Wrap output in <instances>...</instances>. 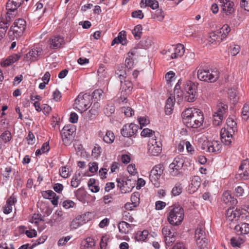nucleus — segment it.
I'll list each match as a JSON object with an SVG mask.
<instances>
[{
	"instance_id": "44",
	"label": "nucleus",
	"mask_w": 249,
	"mask_h": 249,
	"mask_svg": "<svg viewBox=\"0 0 249 249\" xmlns=\"http://www.w3.org/2000/svg\"><path fill=\"white\" fill-rule=\"evenodd\" d=\"M131 201L133 207H137L140 203V194L138 192L133 193L131 196Z\"/></svg>"
},
{
	"instance_id": "9",
	"label": "nucleus",
	"mask_w": 249,
	"mask_h": 249,
	"mask_svg": "<svg viewBox=\"0 0 249 249\" xmlns=\"http://www.w3.org/2000/svg\"><path fill=\"white\" fill-rule=\"evenodd\" d=\"M162 144L153 138L150 139L148 144V153L150 156H157L161 152Z\"/></svg>"
},
{
	"instance_id": "43",
	"label": "nucleus",
	"mask_w": 249,
	"mask_h": 249,
	"mask_svg": "<svg viewBox=\"0 0 249 249\" xmlns=\"http://www.w3.org/2000/svg\"><path fill=\"white\" fill-rule=\"evenodd\" d=\"M114 135L112 132L110 131H107L106 135L103 136V140L107 143H111L114 140Z\"/></svg>"
},
{
	"instance_id": "59",
	"label": "nucleus",
	"mask_w": 249,
	"mask_h": 249,
	"mask_svg": "<svg viewBox=\"0 0 249 249\" xmlns=\"http://www.w3.org/2000/svg\"><path fill=\"white\" fill-rule=\"evenodd\" d=\"M123 219L130 222H133L134 220L132 215L127 211H124L123 213Z\"/></svg>"
},
{
	"instance_id": "16",
	"label": "nucleus",
	"mask_w": 249,
	"mask_h": 249,
	"mask_svg": "<svg viewBox=\"0 0 249 249\" xmlns=\"http://www.w3.org/2000/svg\"><path fill=\"white\" fill-rule=\"evenodd\" d=\"M234 230L238 234L243 236H246L249 240V224L246 223H240L235 226Z\"/></svg>"
},
{
	"instance_id": "27",
	"label": "nucleus",
	"mask_w": 249,
	"mask_h": 249,
	"mask_svg": "<svg viewBox=\"0 0 249 249\" xmlns=\"http://www.w3.org/2000/svg\"><path fill=\"white\" fill-rule=\"evenodd\" d=\"M222 199L225 204L230 203L231 205H235L237 203V199L232 197L229 191H225L223 193Z\"/></svg>"
},
{
	"instance_id": "19",
	"label": "nucleus",
	"mask_w": 249,
	"mask_h": 249,
	"mask_svg": "<svg viewBox=\"0 0 249 249\" xmlns=\"http://www.w3.org/2000/svg\"><path fill=\"white\" fill-rule=\"evenodd\" d=\"M24 0H8L6 5L7 11L15 12L22 4Z\"/></svg>"
},
{
	"instance_id": "18",
	"label": "nucleus",
	"mask_w": 249,
	"mask_h": 249,
	"mask_svg": "<svg viewBox=\"0 0 249 249\" xmlns=\"http://www.w3.org/2000/svg\"><path fill=\"white\" fill-rule=\"evenodd\" d=\"M228 106L227 104L222 102H219L214 111L215 114L221 115L223 117H226L228 112Z\"/></svg>"
},
{
	"instance_id": "64",
	"label": "nucleus",
	"mask_w": 249,
	"mask_h": 249,
	"mask_svg": "<svg viewBox=\"0 0 249 249\" xmlns=\"http://www.w3.org/2000/svg\"><path fill=\"white\" fill-rule=\"evenodd\" d=\"M89 171L90 172L94 173L97 171L98 167V164L96 162H90L89 163Z\"/></svg>"
},
{
	"instance_id": "25",
	"label": "nucleus",
	"mask_w": 249,
	"mask_h": 249,
	"mask_svg": "<svg viewBox=\"0 0 249 249\" xmlns=\"http://www.w3.org/2000/svg\"><path fill=\"white\" fill-rule=\"evenodd\" d=\"M20 57L19 54H13L9 56L6 60L2 62L1 66L6 67L18 61Z\"/></svg>"
},
{
	"instance_id": "30",
	"label": "nucleus",
	"mask_w": 249,
	"mask_h": 249,
	"mask_svg": "<svg viewBox=\"0 0 249 249\" xmlns=\"http://www.w3.org/2000/svg\"><path fill=\"white\" fill-rule=\"evenodd\" d=\"M227 128H226V130L229 131L230 132L234 133L237 130L236 123L233 119L228 118L227 120Z\"/></svg>"
},
{
	"instance_id": "58",
	"label": "nucleus",
	"mask_w": 249,
	"mask_h": 249,
	"mask_svg": "<svg viewBox=\"0 0 249 249\" xmlns=\"http://www.w3.org/2000/svg\"><path fill=\"white\" fill-rule=\"evenodd\" d=\"M103 93V91L102 89H96L93 91L92 96L91 97H93V98L96 99L97 100H99L102 96Z\"/></svg>"
},
{
	"instance_id": "63",
	"label": "nucleus",
	"mask_w": 249,
	"mask_h": 249,
	"mask_svg": "<svg viewBox=\"0 0 249 249\" xmlns=\"http://www.w3.org/2000/svg\"><path fill=\"white\" fill-rule=\"evenodd\" d=\"M122 109L124 110V112L126 117H131L134 114V111L130 107H124Z\"/></svg>"
},
{
	"instance_id": "10",
	"label": "nucleus",
	"mask_w": 249,
	"mask_h": 249,
	"mask_svg": "<svg viewBox=\"0 0 249 249\" xmlns=\"http://www.w3.org/2000/svg\"><path fill=\"white\" fill-rule=\"evenodd\" d=\"M138 125L131 124L124 125L121 129V133L124 137H129L134 135L138 131Z\"/></svg>"
},
{
	"instance_id": "7",
	"label": "nucleus",
	"mask_w": 249,
	"mask_h": 249,
	"mask_svg": "<svg viewBox=\"0 0 249 249\" xmlns=\"http://www.w3.org/2000/svg\"><path fill=\"white\" fill-rule=\"evenodd\" d=\"M76 130L75 127L72 124L66 125L62 129L61 135L64 144L66 145L71 143Z\"/></svg>"
},
{
	"instance_id": "24",
	"label": "nucleus",
	"mask_w": 249,
	"mask_h": 249,
	"mask_svg": "<svg viewBox=\"0 0 249 249\" xmlns=\"http://www.w3.org/2000/svg\"><path fill=\"white\" fill-rule=\"evenodd\" d=\"M17 201V199L13 196H11L7 201L5 205L3 207V212L5 214L10 213L12 210V206Z\"/></svg>"
},
{
	"instance_id": "2",
	"label": "nucleus",
	"mask_w": 249,
	"mask_h": 249,
	"mask_svg": "<svg viewBox=\"0 0 249 249\" xmlns=\"http://www.w3.org/2000/svg\"><path fill=\"white\" fill-rule=\"evenodd\" d=\"M168 221L172 225H178L184 218V210L179 206H171L169 208Z\"/></svg>"
},
{
	"instance_id": "45",
	"label": "nucleus",
	"mask_w": 249,
	"mask_h": 249,
	"mask_svg": "<svg viewBox=\"0 0 249 249\" xmlns=\"http://www.w3.org/2000/svg\"><path fill=\"white\" fill-rule=\"evenodd\" d=\"M147 235L148 231H139L136 233L135 238L139 241H144L146 238Z\"/></svg>"
},
{
	"instance_id": "17",
	"label": "nucleus",
	"mask_w": 249,
	"mask_h": 249,
	"mask_svg": "<svg viewBox=\"0 0 249 249\" xmlns=\"http://www.w3.org/2000/svg\"><path fill=\"white\" fill-rule=\"evenodd\" d=\"M171 51H173V53L171 55V58L172 59L177 58L179 57H181L184 53V48L183 45L181 44H178L176 47H172L166 52V53L168 52L170 53Z\"/></svg>"
},
{
	"instance_id": "38",
	"label": "nucleus",
	"mask_w": 249,
	"mask_h": 249,
	"mask_svg": "<svg viewBox=\"0 0 249 249\" xmlns=\"http://www.w3.org/2000/svg\"><path fill=\"white\" fill-rule=\"evenodd\" d=\"M182 167L178 165L171 163L169 165L170 174L173 176H176L180 173V170Z\"/></svg>"
},
{
	"instance_id": "54",
	"label": "nucleus",
	"mask_w": 249,
	"mask_h": 249,
	"mask_svg": "<svg viewBox=\"0 0 249 249\" xmlns=\"http://www.w3.org/2000/svg\"><path fill=\"white\" fill-rule=\"evenodd\" d=\"M98 75L100 77H106L107 76V71H106V69L104 65L101 64L98 70Z\"/></svg>"
},
{
	"instance_id": "15",
	"label": "nucleus",
	"mask_w": 249,
	"mask_h": 249,
	"mask_svg": "<svg viewBox=\"0 0 249 249\" xmlns=\"http://www.w3.org/2000/svg\"><path fill=\"white\" fill-rule=\"evenodd\" d=\"M239 175L241 178L247 179L249 178V161L247 160H243L239 168Z\"/></svg>"
},
{
	"instance_id": "28",
	"label": "nucleus",
	"mask_w": 249,
	"mask_h": 249,
	"mask_svg": "<svg viewBox=\"0 0 249 249\" xmlns=\"http://www.w3.org/2000/svg\"><path fill=\"white\" fill-rule=\"evenodd\" d=\"M118 229L119 231L123 234L128 233L132 230L131 225L124 221L119 222Z\"/></svg>"
},
{
	"instance_id": "22",
	"label": "nucleus",
	"mask_w": 249,
	"mask_h": 249,
	"mask_svg": "<svg viewBox=\"0 0 249 249\" xmlns=\"http://www.w3.org/2000/svg\"><path fill=\"white\" fill-rule=\"evenodd\" d=\"M121 89H122L121 94L123 92H126V94L130 92L133 89L132 83L131 81L125 79L120 80Z\"/></svg>"
},
{
	"instance_id": "55",
	"label": "nucleus",
	"mask_w": 249,
	"mask_h": 249,
	"mask_svg": "<svg viewBox=\"0 0 249 249\" xmlns=\"http://www.w3.org/2000/svg\"><path fill=\"white\" fill-rule=\"evenodd\" d=\"M41 51L40 50L32 49L27 54V56L31 59L32 58H36L37 56L41 54Z\"/></svg>"
},
{
	"instance_id": "1",
	"label": "nucleus",
	"mask_w": 249,
	"mask_h": 249,
	"mask_svg": "<svg viewBox=\"0 0 249 249\" xmlns=\"http://www.w3.org/2000/svg\"><path fill=\"white\" fill-rule=\"evenodd\" d=\"M183 123L188 127L198 128L200 127L204 121L202 112L194 108H189L182 113Z\"/></svg>"
},
{
	"instance_id": "62",
	"label": "nucleus",
	"mask_w": 249,
	"mask_h": 249,
	"mask_svg": "<svg viewBox=\"0 0 249 249\" xmlns=\"http://www.w3.org/2000/svg\"><path fill=\"white\" fill-rule=\"evenodd\" d=\"M26 140L29 144H33L35 143V137L32 132L29 131L28 135L26 137Z\"/></svg>"
},
{
	"instance_id": "52",
	"label": "nucleus",
	"mask_w": 249,
	"mask_h": 249,
	"mask_svg": "<svg viewBox=\"0 0 249 249\" xmlns=\"http://www.w3.org/2000/svg\"><path fill=\"white\" fill-rule=\"evenodd\" d=\"M82 225V222L80 221L79 218H76L74 219L70 224V227L72 230H75L81 226Z\"/></svg>"
},
{
	"instance_id": "8",
	"label": "nucleus",
	"mask_w": 249,
	"mask_h": 249,
	"mask_svg": "<svg viewBox=\"0 0 249 249\" xmlns=\"http://www.w3.org/2000/svg\"><path fill=\"white\" fill-rule=\"evenodd\" d=\"M164 170L163 165L160 164L155 165L150 172L149 179L156 187H159L160 183L159 180L163 174Z\"/></svg>"
},
{
	"instance_id": "53",
	"label": "nucleus",
	"mask_w": 249,
	"mask_h": 249,
	"mask_svg": "<svg viewBox=\"0 0 249 249\" xmlns=\"http://www.w3.org/2000/svg\"><path fill=\"white\" fill-rule=\"evenodd\" d=\"M184 159L182 156L176 157L172 163L178 165V166L183 167L184 163Z\"/></svg>"
},
{
	"instance_id": "46",
	"label": "nucleus",
	"mask_w": 249,
	"mask_h": 249,
	"mask_svg": "<svg viewBox=\"0 0 249 249\" xmlns=\"http://www.w3.org/2000/svg\"><path fill=\"white\" fill-rule=\"evenodd\" d=\"M123 184L122 186L124 188H128V189H126L124 190V193H126L127 192H129L131 191L132 189L134 187V184H131V179H127V180H122Z\"/></svg>"
},
{
	"instance_id": "20",
	"label": "nucleus",
	"mask_w": 249,
	"mask_h": 249,
	"mask_svg": "<svg viewBox=\"0 0 249 249\" xmlns=\"http://www.w3.org/2000/svg\"><path fill=\"white\" fill-rule=\"evenodd\" d=\"M42 195L44 198L51 199V202L53 205H57L58 197L54 192L52 190L43 191L42 193Z\"/></svg>"
},
{
	"instance_id": "29",
	"label": "nucleus",
	"mask_w": 249,
	"mask_h": 249,
	"mask_svg": "<svg viewBox=\"0 0 249 249\" xmlns=\"http://www.w3.org/2000/svg\"><path fill=\"white\" fill-rule=\"evenodd\" d=\"M95 241L93 238L88 237L83 241L81 249H94Z\"/></svg>"
},
{
	"instance_id": "37",
	"label": "nucleus",
	"mask_w": 249,
	"mask_h": 249,
	"mask_svg": "<svg viewBox=\"0 0 249 249\" xmlns=\"http://www.w3.org/2000/svg\"><path fill=\"white\" fill-rule=\"evenodd\" d=\"M142 26L140 24L136 25L134 29L132 30V33L136 39L139 40L140 39L142 35Z\"/></svg>"
},
{
	"instance_id": "50",
	"label": "nucleus",
	"mask_w": 249,
	"mask_h": 249,
	"mask_svg": "<svg viewBox=\"0 0 249 249\" xmlns=\"http://www.w3.org/2000/svg\"><path fill=\"white\" fill-rule=\"evenodd\" d=\"M104 113L108 116H110L115 111V107L113 105H107L104 108Z\"/></svg>"
},
{
	"instance_id": "21",
	"label": "nucleus",
	"mask_w": 249,
	"mask_h": 249,
	"mask_svg": "<svg viewBox=\"0 0 249 249\" xmlns=\"http://www.w3.org/2000/svg\"><path fill=\"white\" fill-rule=\"evenodd\" d=\"M201 184V179L198 176H194L192 178L191 183L189 185V190L190 193L196 192Z\"/></svg>"
},
{
	"instance_id": "47",
	"label": "nucleus",
	"mask_w": 249,
	"mask_h": 249,
	"mask_svg": "<svg viewBox=\"0 0 249 249\" xmlns=\"http://www.w3.org/2000/svg\"><path fill=\"white\" fill-rule=\"evenodd\" d=\"M175 241L176 236L175 235V233H173V235H171V236L164 238V242L166 248L171 246Z\"/></svg>"
},
{
	"instance_id": "61",
	"label": "nucleus",
	"mask_w": 249,
	"mask_h": 249,
	"mask_svg": "<svg viewBox=\"0 0 249 249\" xmlns=\"http://www.w3.org/2000/svg\"><path fill=\"white\" fill-rule=\"evenodd\" d=\"M162 233L164 236V238L167 236L173 235L172 232L171 231V227L169 226H164L162 229Z\"/></svg>"
},
{
	"instance_id": "56",
	"label": "nucleus",
	"mask_w": 249,
	"mask_h": 249,
	"mask_svg": "<svg viewBox=\"0 0 249 249\" xmlns=\"http://www.w3.org/2000/svg\"><path fill=\"white\" fill-rule=\"evenodd\" d=\"M101 153V147L98 144L95 146L92 150V156L95 158H97Z\"/></svg>"
},
{
	"instance_id": "3",
	"label": "nucleus",
	"mask_w": 249,
	"mask_h": 249,
	"mask_svg": "<svg viewBox=\"0 0 249 249\" xmlns=\"http://www.w3.org/2000/svg\"><path fill=\"white\" fill-rule=\"evenodd\" d=\"M92 97L88 93H80L75 100V107L81 112L86 111L91 105Z\"/></svg>"
},
{
	"instance_id": "36",
	"label": "nucleus",
	"mask_w": 249,
	"mask_h": 249,
	"mask_svg": "<svg viewBox=\"0 0 249 249\" xmlns=\"http://www.w3.org/2000/svg\"><path fill=\"white\" fill-rule=\"evenodd\" d=\"M16 16L15 12H11L10 11H7L4 17H2L1 18L3 19V21L5 22V24H10L11 21Z\"/></svg>"
},
{
	"instance_id": "5",
	"label": "nucleus",
	"mask_w": 249,
	"mask_h": 249,
	"mask_svg": "<svg viewBox=\"0 0 249 249\" xmlns=\"http://www.w3.org/2000/svg\"><path fill=\"white\" fill-rule=\"evenodd\" d=\"M197 85L190 81L185 84L184 90L185 94L184 99L188 102H193L197 96Z\"/></svg>"
},
{
	"instance_id": "26",
	"label": "nucleus",
	"mask_w": 249,
	"mask_h": 249,
	"mask_svg": "<svg viewBox=\"0 0 249 249\" xmlns=\"http://www.w3.org/2000/svg\"><path fill=\"white\" fill-rule=\"evenodd\" d=\"M141 8L146 6L150 7L152 9H156L159 7V3L156 0H142L140 3Z\"/></svg>"
},
{
	"instance_id": "32",
	"label": "nucleus",
	"mask_w": 249,
	"mask_h": 249,
	"mask_svg": "<svg viewBox=\"0 0 249 249\" xmlns=\"http://www.w3.org/2000/svg\"><path fill=\"white\" fill-rule=\"evenodd\" d=\"M229 98L230 100L232 102L233 104H236L239 99V97L237 95V91L235 89H229L228 92Z\"/></svg>"
},
{
	"instance_id": "42",
	"label": "nucleus",
	"mask_w": 249,
	"mask_h": 249,
	"mask_svg": "<svg viewBox=\"0 0 249 249\" xmlns=\"http://www.w3.org/2000/svg\"><path fill=\"white\" fill-rule=\"evenodd\" d=\"M206 234L204 231V228L203 227L201 226L199 228H197L195 231V238L196 239L199 238H206Z\"/></svg>"
},
{
	"instance_id": "12",
	"label": "nucleus",
	"mask_w": 249,
	"mask_h": 249,
	"mask_svg": "<svg viewBox=\"0 0 249 249\" xmlns=\"http://www.w3.org/2000/svg\"><path fill=\"white\" fill-rule=\"evenodd\" d=\"M216 1L220 3L222 11L227 15L231 14L234 12V3L233 2L230 0H216Z\"/></svg>"
},
{
	"instance_id": "11",
	"label": "nucleus",
	"mask_w": 249,
	"mask_h": 249,
	"mask_svg": "<svg viewBox=\"0 0 249 249\" xmlns=\"http://www.w3.org/2000/svg\"><path fill=\"white\" fill-rule=\"evenodd\" d=\"M201 148L208 152H216L221 148V145L218 141L208 142L202 144Z\"/></svg>"
},
{
	"instance_id": "34",
	"label": "nucleus",
	"mask_w": 249,
	"mask_h": 249,
	"mask_svg": "<svg viewBox=\"0 0 249 249\" xmlns=\"http://www.w3.org/2000/svg\"><path fill=\"white\" fill-rule=\"evenodd\" d=\"M231 28L227 24L224 25L219 30V33L221 35L220 40H223L226 38L231 31Z\"/></svg>"
},
{
	"instance_id": "49",
	"label": "nucleus",
	"mask_w": 249,
	"mask_h": 249,
	"mask_svg": "<svg viewBox=\"0 0 249 249\" xmlns=\"http://www.w3.org/2000/svg\"><path fill=\"white\" fill-rule=\"evenodd\" d=\"M152 43L153 42L151 38L148 37L143 38L141 41L142 46L144 47L145 49L149 48L151 46Z\"/></svg>"
},
{
	"instance_id": "60",
	"label": "nucleus",
	"mask_w": 249,
	"mask_h": 249,
	"mask_svg": "<svg viewBox=\"0 0 249 249\" xmlns=\"http://www.w3.org/2000/svg\"><path fill=\"white\" fill-rule=\"evenodd\" d=\"M242 115L244 119H247L249 115V105L245 104L243 107Z\"/></svg>"
},
{
	"instance_id": "31",
	"label": "nucleus",
	"mask_w": 249,
	"mask_h": 249,
	"mask_svg": "<svg viewBox=\"0 0 249 249\" xmlns=\"http://www.w3.org/2000/svg\"><path fill=\"white\" fill-rule=\"evenodd\" d=\"M249 240L246 236L239 237L237 238L232 237L231 239V244L233 247H239L245 241Z\"/></svg>"
},
{
	"instance_id": "23",
	"label": "nucleus",
	"mask_w": 249,
	"mask_h": 249,
	"mask_svg": "<svg viewBox=\"0 0 249 249\" xmlns=\"http://www.w3.org/2000/svg\"><path fill=\"white\" fill-rule=\"evenodd\" d=\"M226 216L227 220L232 221L234 220L235 221L238 220L239 218V212L237 210L235 211L232 209H228L226 212Z\"/></svg>"
},
{
	"instance_id": "57",
	"label": "nucleus",
	"mask_w": 249,
	"mask_h": 249,
	"mask_svg": "<svg viewBox=\"0 0 249 249\" xmlns=\"http://www.w3.org/2000/svg\"><path fill=\"white\" fill-rule=\"evenodd\" d=\"M155 132L153 130L149 129V128H144L141 132V135L142 137H150L153 136V134Z\"/></svg>"
},
{
	"instance_id": "35",
	"label": "nucleus",
	"mask_w": 249,
	"mask_h": 249,
	"mask_svg": "<svg viewBox=\"0 0 249 249\" xmlns=\"http://www.w3.org/2000/svg\"><path fill=\"white\" fill-rule=\"evenodd\" d=\"M198 249H208V240L207 238H199L196 239Z\"/></svg>"
},
{
	"instance_id": "14",
	"label": "nucleus",
	"mask_w": 249,
	"mask_h": 249,
	"mask_svg": "<svg viewBox=\"0 0 249 249\" xmlns=\"http://www.w3.org/2000/svg\"><path fill=\"white\" fill-rule=\"evenodd\" d=\"M234 133H231L229 131L226 130L225 128L221 129L220 136L222 142L226 145H231L233 140V135Z\"/></svg>"
},
{
	"instance_id": "13",
	"label": "nucleus",
	"mask_w": 249,
	"mask_h": 249,
	"mask_svg": "<svg viewBox=\"0 0 249 249\" xmlns=\"http://www.w3.org/2000/svg\"><path fill=\"white\" fill-rule=\"evenodd\" d=\"M48 43L51 49H57L64 44L65 41L64 38L60 36H53L49 39Z\"/></svg>"
},
{
	"instance_id": "6",
	"label": "nucleus",
	"mask_w": 249,
	"mask_h": 249,
	"mask_svg": "<svg viewBox=\"0 0 249 249\" xmlns=\"http://www.w3.org/2000/svg\"><path fill=\"white\" fill-rule=\"evenodd\" d=\"M26 27V21L23 19L18 18L15 21L8 32L10 36L14 35L16 37L22 36Z\"/></svg>"
},
{
	"instance_id": "40",
	"label": "nucleus",
	"mask_w": 249,
	"mask_h": 249,
	"mask_svg": "<svg viewBox=\"0 0 249 249\" xmlns=\"http://www.w3.org/2000/svg\"><path fill=\"white\" fill-rule=\"evenodd\" d=\"M88 187L90 190L93 193H97L100 190L99 187L95 184V179L90 178L88 183Z\"/></svg>"
},
{
	"instance_id": "39",
	"label": "nucleus",
	"mask_w": 249,
	"mask_h": 249,
	"mask_svg": "<svg viewBox=\"0 0 249 249\" xmlns=\"http://www.w3.org/2000/svg\"><path fill=\"white\" fill-rule=\"evenodd\" d=\"M210 38L209 42L213 43L214 42H220L222 40H220L221 35H220L219 33V30H216L213 32H212L210 34Z\"/></svg>"
},
{
	"instance_id": "41",
	"label": "nucleus",
	"mask_w": 249,
	"mask_h": 249,
	"mask_svg": "<svg viewBox=\"0 0 249 249\" xmlns=\"http://www.w3.org/2000/svg\"><path fill=\"white\" fill-rule=\"evenodd\" d=\"M12 139V135L10 131L6 130L0 135V141H2L4 143L10 142Z\"/></svg>"
},
{
	"instance_id": "48",
	"label": "nucleus",
	"mask_w": 249,
	"mask_h": 249,
	"mask_svg": "<svg viewBox=\"0 0 249 249\" xmlns=\"http://www.w3.org/2000/svg\"><path fill=\"white\" fill-rule=\"evenodd\" d=\"M213 123L214 125L216 126L220 125L222 124V121L224 118L222 117L221 115L215 114L214 113H213Z\"/></svg>"
},
{
	"instance_id": "33",
	"label": "nucleus",
	"mask_w": 249,
	"mask_h": 249,
	"mask_svg": "<svg viewBox=\"0 0 249 249\" xmlns=\"http://www.w3.org/2000/svg\"><path fill=\"white\" fill-rule=\"evenodd\" d=\"M126 67H127V65L125 64V66L122 65L118 66L117 70L116 71V74L119 77L120 80H123L125 78Z\"/></svg>"
},
{
	"instance_id": "51",
	"label": "nucleus",
	"mask_w": 249,
	"mask_h": 249,
	"mask_svg": "<svg viewBox=\"0 0 249 249\" xmlns=\"http://www.w3.org/2000/svg\"><path fill=\"white\" fill-rule=\"evenodd\" d=\"M182 191V187L180 184H176L172 190V193L174 196L180 195Z\"/></svg>"
},
{
	"instance_id": "4",
	"label": "nucleus",
	"mask_w": 249,
	"mask_h": 249,
	"mask_svg": "<svg viewBox=\"0 0 249 249\" xmlns=\"http://www.w3.org/2000/svg\"><path fill=\"white\" fill-rule=\"evenodd\" d=\"M197 78L202 81L213 82L218 78L217 71L204 70L200 68L197 71Z\"/></svg>"
}]
</instances>
